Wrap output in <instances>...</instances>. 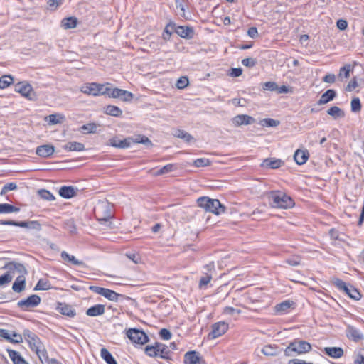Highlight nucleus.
<instances>
[{
	"instance_id": "48",
	"label": "nucleus",
	"mask_w": 364,
	"mask_h": 364,
	"mask_svg": "<svg viewBox=\"0 0 364 364\" xmlns=\"http://www.w3.org/2000/svg\"><path fill=\"white\" fill-rule=\"evenodd\" d=\"M103 296L112 301H117L119 297H123V295L118 294L112 289H106Z\"/></svg>"
},
{
	"instance_id": "3",
	"label": "nucleus",
	"mask_w": 364,
	"mask_h": 364,
	"mask_svg": "<svg viewBox=\"0 0 364 364\" xmlns=\"http://www.w3.org/2000/svg\"><path fill=\"white\" fill-rule=\"evenodd\" d=\"M198 205L205 211L214 213L215 215H220L225 212L226 208L220 203L218 199H211L207 196L200 197L197 200Z\"/></svg>"
},
{
	"instance_id": "7",
	"label": "nucleus",
	"mask_w": 364,
	"mask_h": 364,
	"mask_svg": "<svg viewBox=\"0 0 364 364\" xmlns=\"http://www.w3.org/2000/svg\"><path fill=\"white\" fill-rule=\"evenodd\" d=\"M23 336L28 342L32 351H38L44 346L39 337L29 329H24L23 331Z\"/></svg>"
},
{
	"instance_id": "58",
	"label": "nucleus",
	"mask_w": 364,
	"mask_h": 364,
	"mask_svg": "<svg viewBox=\"0 0 364 364\" xmlns=\"http://www.w3.org/2000/svg\"><path fill=\"white\" fill-rule=\"evenodd\" d=\"M17 188V185L15 183L11 182L6 183L1 188L0 194L1 196L6 194L8 191H14Z\"/></svg>"
},
{
	"instance_id": "64",
	"label": "nucleus",
	"mask_w": 364,
	"mask_h": 364,
	"mask_svg": "<svg viewBox=\"0 0 364 364\" xmlns=\"http://www.w3.org/2000/svg\"><path fill=\"white\" fill-rule=\"evenodd\" d=\"M355 364H364V348L360 349L355 359Z\"/></svg>"
},
{
	"instance_id": "5",
	"label": "nucleus",
	"mask_w": 364,
	"mask_h": 364,
	"mask_svg": "<svg viewBox=\"0 0 364 364\" xmlns=\"http://www.w3.org/2000/svg\"><path fill=\"white\" fill-rule=\"evenodd\" d=\"M332 284L341 291L345 293L350 299L358 301L361 299L360 291L350 284H347L339 278H333Z\"/></svg>"
},
{
	"instance_id": "41",
	"label": "nucleus",
	"mask_w": 364,
	"mask_h": 364,
	"mask_svg": "<svg viewBox=\"0 0 364 364\" xmlns=\"http://www.w3.org/2000/svg\"><path fill=\"white\" fill-rule=\"evenodd\" d=\"M262 353L267 356H274L279 353V348L275 345H267L262 348Z\"/></svg>"
},
{
	"instance_id": "31",
	"label": "nucleus",
	"mask_w": 364,
	"mask_h": 364,
	"mask_svg": "<svg viewBox=\"0 0 364 364\" xmlns=\"http://www.w3.org/2000/svg\"><path fill=\"white\" fill-rule=\"evenodd\" d=\"M68 151H82L85 150V145L80 142L70 141L63 146Z\"/></svg>"
},
{
	"instance_id": "43",
	"label": "nucleus",
	"mask_w": 364,
	"mask_h": 364,
	"mask_svg": "<svg viewBox=\"0 0 364 364\" xmlns=\"http://www.w3.org/2000/svg\"><path fill=\"white\" fill-rule=\"evenodd\" d=\"M61 258L64 261H68L69 262H71L73 264L75 265H83L84 263L82 261H80L77 259L73 255H70L67 252L63 251L60 254Z\"/></svg>"
},
{
	"instance_id": "55",
	"label": "nucleus",
	"mask_w": 364,
	"mask_h": 364,
	"mask_svg": "<svg viewBox=\"0 0 364 364\" xmlns=\"http://www.w3.org/2000/svg\"><path fill=\"white\" fill-rule=\"evenodd\" d=\"M353 70V67L350 64H346L342 68H341L339 71V77L343 75L345 78H348L350 77V72Z\"/></svg>"
},
{
	"instance_id": "18",
	"label": "nucleus",
	"mask_w": 364,
	"mask_h": 364,
	"mask_svg": "<svg viewBox=\"0 0 364 364\" xmlns=\"http://www.w3.org/2000/svg\"><path fill=\"white\" fill-rule=\"evenodd\" d=\"M56 310L62 315L73 318L76 315L75 309L70 304L58 302Z\"/></svg>"
},
{
	"instance_id": "61",
	"label": "nucleus",
	"mask_w": 364,
	"mask_h": 364,
	"mask_svg": "<svg viewBox=\"0 0 364 364\" xmlns=\"http://www.w3.org/2000/svg\"><path fill=\"white\" fill-rule=\"evenodd\" d=\"M262 88L265 90L276 91L278 89V85L274 82L269 81L263 84Z\"/></svg>"
},
{
	"instance_id": "53",
	"label": "nucleus",
	"mask_w": 364,
	"mask_h": 364,
	"mask_svg": "<svg viewBox=\"0 0 364 364\" xmlns=\"http://www.w3.org/2000/svg\"><path fill=\"white\" fill-rule=\"evenodd\" d=\"M39 196L46 200H54L55 199L53 194L46 189H41L38 191Z\"/></svg>"
},
{
	"instance_id": "38",
	"label": "nucleus",
	"mask_w": 364,
	"mask_h": 364,
	"mask_svg": "<svg viewBox=\"0 0 364 364\" xmlns=\"http://www.w3.org/2000/svg\"><path fill=\"white\" fill-rule=\"evenodd\" d=\"M98 127H100V124L95 122H90L81 126L80 131L83 133L95 134L97 132V129Z\"/></svg>"
},
{
	"instance_id": "26",
	"label": "nucleus",
	"mask_w": 364,
	"mask_h": 364,
	"mask_svg": "<svg viewBox=\"0 0 364 364\" xmlns=\"http://www.w3.org/2000/svg\"><path fill=\"white\" fill-rule=\"evenodd\" d=\"M6 350L14 364H29L19 352L9 348Z\"/></svg>"
},
{
	"instance_id": "57",
	"label": "nucleus",
	"mask_w": 364,
	"mask_h": 364,
	"mask_svg": "<svg viewBox=\"0 0 364 364\" xmlns=\"http://www.w3.org/2000/svg\"><path fill=\"white\" fill-rule=\"evenodd\" d=\"M193 165L196 167H205L210 165V161L206 158L197 159L193 161Z\"/></svg>"
},
{
	"instance_id": "14",
	"label": "nucleus",
	"mask_w": 364,
	"mask_h": 364,
	"mask_svg": "<svg viewBox=\"0 0 364 364\" xmlns=\"http://www.w3.org/2000/svg\"><path fill=\"white\" fill-rule=\"evenodd\" d=\"M3 269L8 270L13 277L14 276L15 272H18L20 275H23L24 277L28 274V271L23 264L18 263L14 261L6 263Z\"/></svg>"
},
{
	"instance_id": "20",
	"label": "nucleus",
	"mask_w": 364,
	"mask_h": 364,
	"mask_svg": "<svg viewBox=\"0 0 364 364\" xmlns=\"http://www.w3.org/2000/svg\"><path fill=\"white\" fill-rule=\"evenodd\" d=\"M55 151V147L52 144H43L36 148V153L41 157L48 158Z\"/></svg>"
},
{
	"instance_id": "22",
	"label": "nucleus",
	"mask_w": 364,
	"mask_h": 364,
	"mask_svg": "<svg viewBox=\"0 0 364 364\" xmlns=\"http://www.w3.org/2000/svg\"><path fill=\"white\" fill-rule=\"evenodd\" d=\"M202 358L200 357L198 352L195 350H191L186 353L184 355V363L185 364H198Z\"/></svg>"
},
{
	"instance_id": "35",
	"label": "nucleus",
	"mask_w": 364,
	"mask_h": 364,
	"mask_svg": "<svg viewBox=\"0 0 364 364\" xmlns=\"http://www.w3.org/2000/svg\"><path fill=\"white\" fill-rule=\"evenodd\" d=\"M176 33V23L173 22H169L165 27L162 37L164 41L170 40L172 33Z\"/></svg>"
},
{
	"instance_id": "15",
	"label": "nucleus",
	"mask_w": 364,
	"mask_h": 364,
	"mask_svg": "<svg viewBox=\"0 0 364 364\" xmlns=\"http://www.w3.org/2000/svg\"><path fill=\"white\" fill-rule=\"evenodd\" d=\"M132 138L127 137L120 139L117 136H114L109 140V145L118 149H127L131 146Z\"/></svg>"
},
{
	"instance_id": "59",
	"label": "nucleus",
	"mask_w": 364,
	"mask_h": 364,
	"mask_svg": "<svg viewBox=\"0 0 364 364\" xmlns=\"http://www.w3.org/2000/svg\"><path fill=\"white\" fill-rule=\"evenodd\" d=\"M11 340H10L9 343L18 344L23 342V336L18 333L15 331H12L11 333Z\"/></svg>"
},
{
	"instance_id": "11",
	"label": "nucleus",
	"mask_w": 364,
	"mask_h": 364,
	"mask_svg": "<svg viewBox=\"0 0 364 364\" xmlns=\"http://www.w3.org/2000/svg\"><path fill=\"white\" fill-rule=\"evenodd\" d=\"M41 301V297L37 294H32L25 299L20 300L17 306L23 311H28L31 308L38 306Z\"/></svg>"
},
{
	"instance_id": "8",
	"label": "nucleus",
	"mask_w": 364,
	"mask_h": 364,
	"mask_svg": "<svg viewBox=\"0 0 364 364\" xmlns=\"http://www.w3.org/2000/svg\"><path fill=\"white\" fill-rule=\"evenodd\" d=\"M126 334L132 343L137 344L146 343L149 340L144 331L135 328L128 329Z\"/></svg>"
},
{
	"instance_id": "63",
	"label": "nucleus",
	"mask_w": 364,
	"mask_h": 364,
	"mask_svg": "<svg viewBox=\"0 0 364 364\" xmlns=\"http://www.w3.org/2000/svg\"><path fill=\"white\" fill-rule=\"evenodd\" d=\"M159 336L165 341H168L171 338L172 333L167 328H161L159 331Z\"/></svg>"
},
{
	"instance_id": "1",
	"label": "nucleus",
	"mask_w": 364,
	"mask_h": 364,
	"mask_svg": "<svg viewBox=\"0 0 364 364\" xmlns=\"http://www.w3.org/2000/svg\"><path fill=\"white\" fill-rule=\"evenodd\" d=\"M312 349L311 345L304 340L296 339L289 343L284 350V355L288 357H296L306 353Z\"/></svg>"
},
{
	"instance_id": "36",
	"label": "nucleus",
	"mask_w": 364,
	"mask_h": 364,
	"mask_svg": "<svg viewBox=\"0 0 364 364\" xmlns=\"http://www.w3.org/2000/svg\"><path fill=\"white\" fill-rule=\"evenodd\" d=\"M100 355L107 364H117V360L107 348H102L100 350Z\"/></svg>"
},
{
	"instance_id": "34",
	"label": "nucleus",
	"mask_w": 364,
	"mask_h": 364,
	"mask_svg": "<svg viewBox=\"0 0 364 364\" xmlns=\"http://www.w3.org/2000/svg\"><path fill=\"white\" fill-rule=\"evenodd\" d=\"M49 124H62L65 121V116L61 114H52L46 118Z\"/></svg>"
},
{
	"instance_id": "4",
	"label": "nucleus",
	"mask_w": 364,
	"mask_h": 364,
	"mask_svg": "<svg viewBox=\"0 0 364 364\" xmlns=\"http://www.w3.org/2000/svg\"><path fill=\"white\" fill-rule=\"evenodd\" d=\"M94 215L100 222H107L113 217L112 205L107 200H100L94 207Z\"/></svg>"
},
{
	"instance_id": "29",
	"label": "nucleus",
	"mask_w": 364,
	"mask_h": 364,
	"mask_svg": "<svg viewBox=\"0 0 364 364\" xmlns=\"http://www.w3.org/2000/svg\"><path fill=\"white\" fill-rule=\"evenodd\" d=\"M323 351L327 355L333 358H339L343 355V350L341 347H326Z\"/></svg>"
},
{
	"instance_id": "51",
	"label": "nucleus",
	"mask_w": 364,
	"mask_h": 364,
	"mask_svg": "<svg viewBox=\"0 0 364 364\" xmlns=\"http://www.w3.org/2000/svg\"><path fill=\"white\" fill-rule=\"evenodd\" d=\"M280 124L279 120H276L272 118H265L259 122V124L262 127H275Z\"/></svg>"
},
{
	"instance_id": "60",
	"label": "nucleus",
	"mask_w": 364,
	"mask_h": 364,
	"mask_svg": "<svg viewBox=\"0 0 364 364\" xmlns=\"http://www.w3.org/2000/svg\"><path fill=\"white\" fill-rule=\"evenodd\" d=\"M257 61L255 58H247L242 60V64L247 68H252L256 65Z\"/></svg>"
},
{
	"instance_id": "45",
	"label": "nucleus",
	"mask_w": 364,
	"mask_h": 364,
	"mask_svg": "<svg viewBox=\"0 0 364 364\" xmlns=\"http://www.w3.org/2000/svg\"><path fill=\"white\" fill-rule=\"evenodd\" d=\"M328 114L332 116L334 118H342L345 117V112L340 107L337 106H333L327 110Z\"/></svg>"
},
{
	"instance_id": "24",
	"label": "nucleus",
	"mask_w": 364,
	"mask_h": 364,
	"mask_svg": "<svg viewBox=\"0 0 364 364\" xmlns=\"http://www.w3.org/2000/svg\"><path fill=\"white\" fill-rule=\"evenodd\" d=\"M309 157V153L307 150L297 149L294 155L295 162L298 165L304 164Z\"/></svg>"
},
{
	"instance_id": "54",
	"label": "nucleus",
	"mask_w": 364,
	"mask_h": 364,
	"mask_svg": "<svg viewBox=\"0 0 364 364\" xmlns=\"http://www.w3.org/2000/svg\"><path fill=\"white\" fill-rule=\"evenodd\" d=\"M13 279V275H11L9 271L7 270L5 274L0 276V287L6 285L10 283Z\"/></svg>"
},
{
	"instance_id": "37",
	"label": "nucleus",
	"mask_w": 364,
	"mask_h": 364,
	"mask_svg": "<svg viewBox=\"0 0 364 364\" xmlns=\"http://www.w3.org/2000/svg\"><path fill=\"white\" fill-rule=\"evenodd\" d=\"M158 342H155L153 345H147L145 347V353L151 358L159 357V348L157 346Z\"/></svg>"
},
{
	"instance_id": "30",
	"label": "nucleus",
	"mask_w": 364,
	"mask_h": 364,
	"mask_svg": "<svg viewBox=\"0 0 364 364\" xmlns=\"http://www.w3.org/2000/svg\"><path fill=\"white\" fill-rule=\"evenodd\" d=\"M159 348V357L168 360H171L172 358L170 356L171 351L168 349V346L162 343L158 342L157 344Z\"/></svg>"
},
{
	"instance_id": "44",
	"label": "nucleus",
	"mask_w": 364,
	"mask_h": 364,
	"mask_svg": "<svg viewBox=\"0 0 364 364\" xmlns=\"http://www.w3.org/2000/svg\"><path fill=\"white\" fill-rule=\"evenodd\" d=\"M38 355L42 364H49L50 359L48 357V352L43 346L39 350L35 352Z\"/></svg>"
},
{
	"instance_id": "28",
	"label": "nucleus",
	"mask_w": 364,
	"mask_h": 364,
	"mask_svg": "<svg viewBox=\"0 0 364 364\" xmlns=\"http://www.w3.org/2000/svg\"><path fill=\"white\" fill-rule=\"evenodd\" d=\"M26 289V278L23 275H19L12 285V290L16 293H21Z\"/></svg>"
},
{
	"instance_id": "49",
	"label": "nucleus",
	"mask_w": 364,
	"mask_h": 364,
	"mask_svg": "<svg viewBox=\"0 0 364 364\" xmlns=\"http://www.w3.org/2000/svg\"><path fill=\"white\" fill-rule=\"evenodd\" d=\"M63 228L72 234L75 233L77 231L75 223L73 218L65 220L63 223Z\"/></svg>"
},
{
	"instance_id": "46",
	"label": "nucleus",
	"mask_w": 364,
	"mask_h": 364,
	"mask_svg": "<svg viewBox=\"0 0 364 364\" xmlns=\"http://www.w3.org/2000/svg\"><path fill=\"white\" fill-rule=\"evenodd\" d=\"M50 289H51V285L49 281L46 279H40L36 285L35 286L33 290H48Z\"/></svg>"
},
{
	"instance_id": "16",
	"label": "nucleus",
	"mask_w": 364,
	"mask_h": 364,
	"mask_svg": "<svg viewBox=\"0 0 364 364\" xmlns=\"http://www.w3.org/2000/svg\"><path fill=\"white\" fill-rule=\"evenodd\" d=\"M232 124L235 127H240L242 125L252 124L255 122V119L247 114H238L232 119Z\"/></svg>"
},
{
	"instance_id": "62",
	"label": "nucleus",
	"mask_w": 364,
	"mask_h": 364,
	"mask_svg": "<svg viewBox=\"0 0 364 364\" xmlns=\"http://www.w3.org/2000/svg\"><path fill=\"white\" fill-rule=\"evenodd\" d=\"M212 279V276L208 274H205L204 276L201 277L199 281V287L202 288L204 286H206L210 283Z\"/></svg>"
},
{
	"instance_id": "56",
	"label": "nucleus",
	"mask_w": 364,
	"mask_h": 364,
	"mask_svg": "<svg viewBox=\"0 0 364 364\" xmlns=\"http://www.w3.org/2000/svg\"><path fill=\"white\" fill-rule=\"evenodd\" d=\"M188 78L186 76H181L178 79L176 86L178 89L181 90L186 88L188 85Z\"/></svg>"
},
{
	"instance_id": "9",
	"label": "nucleus",
	"mask_w": 364,
	"mask_h": 364,
	"mask_svg": "<svg viewBox=\"0 0 364 364\" xmlns=\"http://www.w3.org/2000/svg\"><path fill=\"white\" fill-rule=\"evenodd\" d=\"M15 91L20 93L23 97L29 100H36L37 98L36 92L32 86L27 82L23 81L15 85Z\"/></svg>"
},
{
	"instance_id": "40",
	"label": "nucleus",
	"mask_w": 364,
	"mask_h": 364,
	"mask_svg": "<svg viewBox=\"0 0 364 364\" xmlns=\"http://www.w3.org/2000/svg\"><path fill=\"white\" fill-rule=\"evenodd\" d=\"M294 302L289 300L284 301L275 306V310L277 312H285L289 309L291 308L293 306H294Z\"/></svg>"
},
{
	"instance_id": "17",
	"label": "nucleus",
	"mask_w": 364,
	"mask_h": 364,
	"mask_svg": "<svg viewBox=\"0 0 364 364\" xmlns=\"http://www.w3.org/2000/svg\"><path fill=\"white\" fill-rule=\"evenodd\" d=\"M176 33L181 37L185 39H192L195 35L194 28L191 26H176Z\"/></svg>"
},
{
	"instance_id": "6",
	"label": "nucleus",
	"mask_w": 364,
	"mask_h": 364,
	"mask_svg": "<svg viewBox=\"0 0 364 364\" xmlns=\"http://www.w3.org/2000/svg\"><path fill=\"white\" fill-rule=\"evenodd\" d=\"M0 225H13L33 230L37 232L42 230V224L38 220L16 221L13 220H0Z\"/></svg>"
},
{
	"instance_id": "10",
	"label": "nucleus",
	"mask_w": 364,
	"mask_h": 364,
	"mask_svg": "<svg viewBox=\"0 0 364 364\" xmlns=\"http://www.w3.org/2000/svg\"><path fill=\"white\" fill-rule=\"evenodd\" d=\"M82 91L87 95L97 96L100 95H107L109 92V87H105L103 85L96 82H92L86 85Z\"/></svg>"
},
{
	"instance_id": "27",
	"label": "nucleus",
	"mask_w": 364,
	"mask_h": 364,
	"mask_svg": "<svg viewBox=\"0 0 364 364\" xmlns=\"http://www.w3.org/2000/svg\"><path fill=\"white\" fill-rule=\"evenodd\" d=\"M336 96V92L334 90L328 89L323 93L317 102L318 105L326 104L332 101Z\"/></svg>"
},
{
	"instance_id": "33",
	"label": "nucleus",
	"mask_w": 364,
	"mask_h": 364,
	"mask_svg": "<svg viewBox=\"0 0 364 364\" xmlns=\"http://www.w3.org/2000/svg\"><path fill=\"white\" fill-rule=\"evenodd\" d=\"M20 208L9 203H0V214L18 213Z\"/></svg>"
},
{
	"instance_id": "47",
	"label": "nucleus",
	"mask_w": 364,
	"mask_h": 364,
	"mask_svg": "<svg viewBox=\"0 0 364 364\" xmlns=\"http://www.w3.org/2000/svg\"><path fill=\"white\" fill-rule=\"evenodd\" d=\"M174 136L183 139L186 142H190L193 140L192 135L182 129H177L174 133Z\"/></svg>"
},
{
	"instance_id": "13",
	"label": "nucleus",
	"mask_w": 364,
	"mask_h": 364,
	"mask_svg": "<svg viewBox=\"0 0 364 364\" xmlns=\"http://www.w3.org/2000/svg\"><path fill=\"white\" fill-rule=\"evenodd\" d=\"M228 329V324L224 321L215 323L212 325V331L208 333L209 339H215L223 335Z\"/></svg>"
},
{
	"instance_id": "39",
	"label": "nucleus",
	"mask_w": 364,
	"mask_h": 364,
	"mask_svg": "<svg viewBox=\"0 0 364 364\" xmlns=\"http://www.w3.org/2000/svg\"><path fill=\"white\" fill-rule=\"evenodd\" d=\"M77 18L73 16L65 18L61 21V26L65 29L74 28L77 26Z\"/></svg>"
},
{
	"instance_id": "2",
	"label": "nucleus",
	"mask_w": 364,
	"mask_h": 364,
	"mask_svg": "<svg viewBox=\"0 0 364 364\" xmlns=\"http://www.w3.org/2000/svg\"><path fill=\"white\" fill-rule=\"evenodd\" d=\"M269 204L273 208L287 209L294 206L291 197L280 191H272L269 196Z\"/></svg>"
},
{
	"instance_id": "21",
	"label": "nucleus",
	"mask_w": 364,
	"mask_h": 364,
	"mask_svg": "<svg viewBox=\"0 0 364 364\" xmlns=\"http://www.w3.org/2000/svg\"><path fill=\"white\" fill-rule=\"evenodd\" d=\"M346 332V336L355 342H358L364 338V336L353 326L348 325Z\"/></svg>"
},
{
	"instance_id": "42",
	"label": "nucleus",
	"mask_w": 364,
	"mask_h": 364,
	"mask_svg": "<svg viewBox=\"0 0 364 364\" xmlns=\"http://www.w3.org/2000/svg\"><path fill=\"white\" fill-rule=\"evenodd\" d=\"M105 112L108 115L116 117H119L122 114V111L121 109L114 105H107L105 107Z\"/></svg>"
},
{
	"instance_id": "50",
	"label": "nucleus",
	"mask_w": 364,
	"mask_h": 364,
	"mask_svg": "<svg viewBox=\"0 0 364 364\" xmlns=\"http://www.w3.org/2000/svg\"><path fill=\"white\" fill-rule=\"evenodd\" d=\"M14 82V77L11 75H3L0 77V89H5L11 85Z\"/></svg>"
},
{
	"instance_id": "23",
	"label": "nucleus",
	"mask_w": 364,
	"mask_h": 364,
	"mask_svg": "<svg viewBox=\"0 0 364 364\" xmlns=\"http://www.w3.org/2000/svg\"><path fill=\"white\" fill-rule=\"evenodd\" d=\"M284 162L281 159H276L274 158H267L261 164V166L265 168L276 169L279 168Z\"/></svg>"
},
{
	"instance_id": "19",
	"label": "nucleus",
	"mask_w": 364,
	"mask_h": 364,
	"mask_svg": "<svg viewBox=\"0 0 364 364\" xmlns=\"http://www.w3.org/2000/svg\"><path fill=\"white\" fill-rule=\"evenodd\" d=\"M78 188L72 186H63L59 189V195L65 199H70L75 196L78 192Z\"/></svg>"
},
{
	"instance_id": "32",
	"label": "nucleus",
	"mask_w": 364,
	"mask_h": 364,
	"mask_svg": "<svg viewBox=\"0 0 364 364\" xmlns=\"http://www.w3.org/2000/svg\"><path fill=\"white\" fill-rule=\"evenodd\" d=\"M132 138V144H142L146 145V146H152L153 144L151 141L145 135L139 134L135 136H130Z\"/></svg>"
},
{
	"instance_id": "12",
	"label": "nucleus",
	"mask_w": 364,
	"mask_h": 364,
	"mask_svg": "<svg viewBox=\"0 0 364 364\" xmlns=\"http://www.w3.org/2000/svg\"><path fill=\"white\" fill-rule=\"evenodd\" d=\"M107 95L109 97L119 98L124 102H130L134 98V95L132 92L117 87H109V92Z\"/></svg>"
},
{
	"instance_id": "52",
	"label": "nucleus",
	"mask_w": 364,
	"mask_h": 364,
	"mask_svg": "<svg viewBox=\"0 0 364 364\" xmlns=\"http://www.w3.org/2000/svg\"><path fill=\"white\" fill-rule=\"evenodd\" d=\"M350 108L352 112H359L361 110L362 105L359 97H353L350 102Z\"/></svg>"
},
{
	"instance_id": "25",
	"label": "nucleus",
	"mask_w": 364,
	"mask_h": 364,
	"mask_svg": "<svg viewBox=\"0 0 364 364\" xmlns=\"http://www.w3.org/2000/svg\"><path fill=\"white\" fill-rule=\"evenodd\" d=\"M105 311V306L103 304H95L86 310V315L88 316H98L102 315Z\"/></svg>"
}]
</instances>
